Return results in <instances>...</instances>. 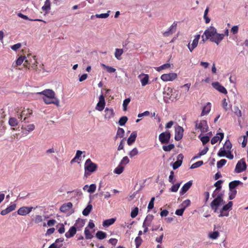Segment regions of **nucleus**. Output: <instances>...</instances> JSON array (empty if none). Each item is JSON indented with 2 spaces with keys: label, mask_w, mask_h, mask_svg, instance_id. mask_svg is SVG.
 <instances>
[{
  "label": "nucleus",
  "mask_w": 248,
  "mask_h": 248,
  "mask_svg": "<svg viewBox=\"0 0 248 248\" xmlns=\"http://www.w3.org/2000/svg\"><path fill=\"white\" fill-rule=\"evenodd\" d=\"M202 37L203 42L209 39L218 45L223 39L224 34V33H218L215 27L210 26L204 31Z\"/></svg>",
  "instance_id": "f257e3e1"
},
{
  "label": "nucleus",
  "mask_w": 248,
  "mask_h": 248,
  "mask_svg": "<svg viewBox=\"0 0 248 248\" xmlns=\"http://www.w3.org/2000/svg\"><path fill=\"white\" fill-rule=\"evenodd\" d=\"M37 93L44 95L42 99L46 104H54L57 107L60 106L59 100L55 96V93L52 90L46 89Z\"/></svg>",
  "instance_id": "f03ea898"
},
{
  "label": "nucleus",
  "mask_w": 248,
  "mask_h": 248,
  "mask_svg": "<svg viewBox=\"0 0 248 248\" xmlns=\"http://www.w3.org/2000/svg\"><path fill=\"white\" fill-rule=\"evenodd\" d=\"M97 168V165L93 163L90 158L87 159L84 164V177H88L91 173L95 171Z\"/></svg>",
  "instance_id": "7ed1b4c3"
},
{
  "label": "nucleus",
  "mask_w": 248,
  "mask_h": 248,
  "mask_svg": "<svg viewBox=\"0 0 248 248\" xmlns=\"http://www.w3.org/2000/svg\"><path fill=\"white\" fill-rule=\"evenodd\" d=\"M224 203V202L222 198V194L220 193L211 202L210 206L211 209L214 210V212L217 213L218 211V206Z\"/></svg>",
  "instance_id": "20e7f679"
},
{
  "label": "nucleus",
  "mask_w": 248,
  "mask_h": 248,
  "mask_svg": "<svg viewBox=\"0 0 248 248\" xmlns=\"http://www.w3.org/2000/svg\"><path fill=\"white\" fill-rule=\"evenodd\" d=\"M35 57V56L28 55L27 59L25 60L24 63V66L28 67L29 69L31 66L33 69L37 71V62Z\"/></svg>",
  "instance_id": "39448f33"
},
{
  "label": "nucleus",
  "mask_w": 248,
  "mask_h": 248,
  "mask_svg": "<svg viewBox=\"0 0 248 248\" xmlns=\"http://www.w3.org/2000/svg\"><path fill=\"white\" fill-rule=\"evenodd\" d=\"M195 129H200L202 133H205L208 130V126L207 122L205 120H202L200 122L196 121L195 122Z\"/></svg>",
  "instance_id": "423d86ee"
},
{
  "label": "nucleus",
  "mask_w": 248,
  "mask_h": 248,
  "mask_svg": "<svg viewBox=\"0 0 248 248\" xmlns=\"http://www.w3.org/2000/svg\"><path fill=\"white\" fill-rule=\"evenodd\" d=\"M232 202H229L227 204L224 205L220 210V214L218 215V217L229 216V211L232 209Z\"/></svg>",
  "instance_id": "0eeeda50"
},
{
  "label": "nucleus",
  "mask_w": 248,
  "mask_h": 248,
  "mask_svg": "<svg viewBox=\"0 0 248 248\" xmlns=\"http://www.w3.org/2000/svg\"><path fill=\"white\" fill-rule=\"evenodd\" d=\"M247 169V164L244 158L239 160L236 165L235 168V172L239 173Z\"/></svg>",
  "instance_id": "6e6552de"
},
{
  "label": "nucleus",
  "mask_w": 248,
  "mask_h": 248,
  "mask_svg": "<svg viewBox=\"0 0 248 248\" xmlns=\"http://www.w3.org/2000/svg\"><path fill=\"white\" fill-rule=\"evenodd\" d=\"M171 135L169 131L161 133L159 135V140L162 144L168 143L170 139Z\"/></svg>",
  "instance_id": "1a4fd4ad"
},
{
  "label": "nucleus",
  "mask_w": 248,
  "mask_h": 248,
  "mask_svg": "<svg viewBox=\"0 0 248 248\" xmlns=\"http://www.w3.org/2000/svg\"><path fill=\"white\" fill-rule=\"evenodd\" d=\"M105 105V96L103 93H102L99 97V101L95 107V109L99 111H102L104 109Z\"/></svg>",
  "instance_id": "9d476101"
},
{
  "label": "nucleus",
  "mask_w": 248,
  "mask_h": 248,
  "mask_svg": "<svg viewBox=\"0 0 248 248\" xmlns=\"http://www.w3.org/2000/svg\"><path fill=\"white\" fill-rule=\"evenodd\" d=\"M177 77V74L171 73L169 74H164L161 76V79L164 81H172Z\"/></svg>",
  "instance_id": "9b49d317"
},
{
  "label": "nucleus",
  "mask_w": 248,
  "mask_h": 248,
  "mask_svg": "<svg viewBox=\"0 0 248 248\" xmlns=\"http://www.w3.org/2000/svg\"><path fill=\"white\" fill-rule=\"evenodd\" d=\"M33 208L32 207L22 206L17 210V213L19 215L25 216L29 214Z\"/></svg>",
  "instance_id": "f8f14e48"
},
{
  "label": "nucleus",
  "mask_w": 248,
  "mask_h": 248,
  "mask_svg": "<svg viewBox=\"0 0 248 248\" xmlns=\"http://www.w3.org/2000/svg\"><path fill=\"white\" fill-rule=\"evenodd\" d=\"M200 36L201 35L200 34L196 35L194 36V39L193 40L192 44H190L189 43L188 44L187 47L190 52H192L197 47Z\"/></svg>",
  "instance_id": "ddd939ff"
},
{
  "label": "nucleus",
  "mask_w": 248,
  "mask_h": 248,
  "mask_svg": "<svg viewBox=\"0 0 248 248\" xmlns=\"http://www.w3.org/2000/svg\"><path fill=\"white\" fill-rule=\"evenodd\" d=\"M184 129L182 127L178 126L175 128L174 139L176 140L179 141L182 139L183 136Z\"/></svg>",
  "instance_id": "4468645a"
},
{
  "label": "nucleus",
  "mask_w": 248,
  "mask_h": 248,
  "mask_svg": "<svg viewBox=\"0 0 248 248\" xmlns=\"http://www.w3.org/2000/svg\"><path fill=\"white\" fill-rule=\"evenodd\" d=\"M212 86L218 92L224 94H227L226 89L222 86L218 82H215L212 83Z\"/></svg>",
  "instance_id": "2eb2a0df"
},
{
  "label": "nucleus",
  "mask_w": 248,
  "mask_h": 248,
  "mask_svg": "<svg viewBox=\"0 0 248 248\" xmlns=\"http://www.w3.org/2000/svg\"><path fill=\"white\" fill-rule=\"evenodd\" d=\"M104 112V118L106 120H109L114 116V112L112 108H106Z\"/></svg>",
  "instance_id": "dca6fc26"
},
{
  "label": "nucleus",
  "mask_w": 248,
  "mask_h": 248,
  "mask_svg": "<svg viewBox=\"0 0 248 248\" xmlns=\"http://www.w3.org/2000/svg\"><path fill=\"white\" fill-rule=\"evenodd\" d=\"M138 78L140 79L142 86H145L148 83L149 76L148 74L142 73L138 76Z\"/></svg>",
  "instance_id": "f3484780"
},
{
  "label": "nucleus",
  "mask_w": 248,
  "mask_h": 248,
  "mask_svg": "<svg viewBox=\"0 0 248 248\" xmlns=\"http://www.w3.org/2000/svg\"><path fill=\"white\" fill-rule=\"evenodd\" d=\"M184 156L182 154H179L177 157V161H175L172 165L174 170L178 168L182 164Z\"/></svg>",
  "instance_id": "a211bd4d"
},
{
  "label": "nucleus",
  "mask_w": 248,
  "mask_h": 248,
  "mask_svg": "<svg viewBox=\"0 0 248 248\" xmlns=\"http://www.w3.org/2000/svg\"><path fill=\"white\" fill-rule=\"evenodd\" d=\"M177 23L176 22H173V23L171 25L170 28L168 30V31H166L163 33V36L164 37H168L170 34H172L174 33L176 29Z\"/></svg>",
  "instance_id": "6ab92c4d"
},
{
  "label": "nucleus",
  "mask_w": 248,
  "mask_h": 248,
  "mask_svg": "<svg viewBox=\"0 0 248 248\" xmlns=\"http://www.w3.org/2000/svg\"><path fill=\"white\" fill-rule=\"evenodd\" d=\"M192 181L191 180L186 183L181 188L180 191V194L183 195L186 193L192 186Z\"/></svg>",
  "instance_id": "aec40b11"
},
{
  "label": "nucleus",
  "mask_w": 248,
  "mask_h": 248,
  "mask_svg": "<svg viewBox=\"0 0 248 248\" xmlns=\"http://www.w3.org/2000/svg\"><path fill=\"white\" fill-rule=\"evenodd\" d=\"M73 207V204L71 202L63 204L60 207V210L63 213L68 211Z\"/></svg>",
  "instance_id": "412c9836"
},
{
  "label": "nucleus",
  "mask_w": 248,
  "mask_h": 248,
  "mask_svg": "<svg viewBox=\"0 0 248 248\" xmlns=\"http://www.w3.org/2000/svg\"><path fill=\"white\" fill-rule=\"evenodd\" d=\"M16 208V204H13L8 207H7L5 209L2 210L0 212V214L2 216L6 215L8 214V213H10L11 212L14 211L15 210Z\"/></svg>",
  "instance_id": "4be33fe9"
},
{
  "label": "nucleus",
  "mask_w": 248,
  "mask_h": 248,
  "mask_svg": "<svg viewBox=\"0 0 248 248\" xmlns=\"http://www.w3.org/2000/svg\"><path fill=\"white\" fill-rule=\"evenodd\" d=\"M77 229L75 226L71 227L69 231L65 233V236L66 238H69L72 237L76 233Z\"/></svg>",
  "instance_id": "5701e85b"
},
{
  "label": "nucleus",
  "mask_w": 248,
  "mask_h": 248,
  "mask_svg": "<svg viewBox=\"0 0 248 248\" xmlns=\"http://www.w3.org/2000/svg\"><path fill=\"white\" fill-rule=\"evenodd\" d=\"M137 136V133L136 131H133L131 134L130 136L127 139V144L129 145H132L136 140V137Z\"/></svg>",
  "instance_id": "b1692460"
},
{
  "label": "nucleus",
  "mask_w": 248,
  "mask_h": 248,
  "mask_svg": "<svg viewBox=\"0 0 248 248\" xmlns=\"http://www.w3.org/2000/svg\"><path fill=\"white\" fill-rule=\"evenodd\" d=\"M154 216L153 215L149 214L148 215L145 219H144V221L143 222L142 226H144L146 225L150 226L151 224L152 221H153L154 219Z\"/></svg>",
  "instance_id": "393cba45"
},
{
  "label": "nucleus",
  "mask_w": 248,
  "mask_h": 248,
  "mask_svg": "<svg viewBox=\"0 0 248 248\" xmlns=\"http://www.w3.org/2000/svg\"><path fill=\"white\" fill-rule=\"evenodd\" d=\"M243 183L239 180H235L231 182L229 184V189H235L239 185H242Z\"/></svg>",
  "instance_id": "a878e982"
},
{
  "label": "nucleus",
  "mask_w": 248,
  "mask_h": 248,
  "mask_svg": "<svg viewBox=\"0 0 248 248\" xmlns=\"http://www.w3.org/2000/svg\"><path fill=\"white\" fill-rule=\"evenodd\" d=\"M211 109V104L208 102L207 105L204 106L202 109L201 113V116H204L207 114L210 111Z\"/></svg>",
  "instance_id": "bb28decb"
},
{
  "label": "nucleus",
  "mask_w": 248,
  "mask_h": 248,
  "mask_svg": "<svg viewBox=\"0 0 248 248\" xmlns=\"http://www.w3.org/2000/svg\"><path fill=\"white\" fill-rule=\"evenodd\" d=\"M93 208L92 205L88 204L87 207L83 210L82 214L85 216H87L91 212Z\"/></svg>",
  "instance_id": "cd10ccee"
},
{
  "label": "nucleus",
  "mask_w": 248,
  "mask_h": 248,
  "mask_svg": "<svg viewBox=\"0 0 248 248\" xmlns=\"http://www.w3.org/2000/svg\"><path fill=\"white\" fill-rule=\"evenodd\" d=\"M115 221V219L112 218L108 219H106L103 222V226L104 227H108L113 224Z\"/></svg>",
  "instance_id": "c85d7f7f"
},
{
  "label": "nucleus",
  "mask_w": 248,
  "mask_h": 248,
  "mask_svg": "<svg viewBox=\"0 0 248 248\" xmlns=\"http://www.w3.org/2000/svg\"><path fill=\"white\" fill-rule=\"evenodd\" d=\"M96 237L100 240L105 239L107 237V233L103 231H98L96 233Z\"/></svg>",
  "instance_id": "c756f323"
},
{
  "label": "nucleus",
  "mask_w": 248,
  "mask_h": 248,
  "mask_svg": "<svg viewBox=\"0 0 248 248\" xmlns=\"http://www.w3.org/2000/svg\"><path fill=\"white\" fill-rule=\"evenodd\" d=\"M124 170V166L119 164L118 166L115 169L114 172L117 174H121Z\"/></svg>",
  "instance_id": "7c9ffc66"
},
{
  "label": "nucleus",
  "mask_w": 248,
  "mask_h": 248,
  "mask_svg": "<svg viewBox=\"0 0 248 248\" xmlns=\"http://www.w3.org/2000/svg\"><path fill=\"white\" fill-rule=\"evenodd\" d=\"M8 123L9 125L11 126H16L18 124L17 120L14 117L10 118Z\"/></svg>",
  "instance_id": "2f4dec72"
},
{
  "label": "nucleus",
  "mask_w": 248,
  "mask_h": 248,
  "mask_svg": "<svg viewBox=\"0 0 248 248\" xmlns=\"http://www.w3.org/2000/svg\"><path fill=\"white\" fill-rule=\"evenodd\" d=\"M172 89L169 88L165 91L163 92V94H164V98H169L170 99H171V95H170V93H171Z\"/></svg>",
  "instance_id": "473e14b6"
},
{
  "label": "nucleus",
  "mask_w": 248,
  "mask_h": 248,
  "mask_svg": "<svg viewBox=\"0 0 248 248\" xmlns=\"http://www.w3.org/2000/svg\"><path fill=\"white\" fill-rule=\"evenodd\" d=\"M232 147V145L230 141L229 140H227L225 142L223 148H224V149H225L227 152H229L230 151V150L231 149Z\"/></svg>",
  "instance_id": "72a5a7b5"
},
{
  "label": "nucleus",
  "mask_w": 248,
  "mask_h": 248,
  "mask_svg": "<svg viewBox=\"0 0 248 248\" xmlns=\"http://www.w3.org/2000/svg\"><path fill=\"white\" fill-rule=\"evenodd\" d=\"M42 9L44 11H47L50 9V2L49 0H46L44 5L42 7Z\"/></svg>",
  "instance_id": "f704fd0d"
},
{
  "label": "nucleus",
  "mask_w": 248,
  "mask_h": 248,
  "mask_svg": "<svg viewBox=\"0 0 248 248\" xmlns=\"http://www.w3.org/2000/svg\"><path fill=\"white\" fill-rule=\"evenodd\" d=\"M123 53L122 49L116 48L115 52V57L118 60L121 59V56Z\"/></svg>",
  "instance_id": "c9c22d12"
},
{
  "label": "nucleus",
  "mask_w": 248,
  "mask_h": 248,
  "mask_svg": "<svg viewBox=\"0 0 248 248\" xmlns=\"http://www.w3.org/2000/svg\"><path fill=\"white\" fill-rule=\"evenodd\" d=\"M170 67V63H165L159 67L155 68L156 70L157 71H160L162 70L168 69Z\"/></svg>",
  "instance_id": "e433bc0d"
},
{
  "label": "nucleus",
  "mask_w": 248,
  "mask_h": 248,
  "mask_svg": "<svg viewBox=\"0 0 248 248\" xmlns=\"http://www.w3.org/2000/svg\"><path fill=\"white\" fill-rule=\"evenodd\" d=\"M101 66L107 69L108 72L109 73H114L116 71V69L113 67L106 65L104 64H101Z\"/></svg>",
  "instance_id": "4c0bfd02"
},
{
  "label": "nucleus",
  "mask_w": 248,
  "mask_h": 248,
  "mask_svg": "<svg viewBox=\"0 0 248 248\" xmlns=\"http://www.w3.org/2000/svg\"><path fill=\"white\" fill-rule=\"evenodd\" d=\"M84 233L85 235V238L87 239H91L93 237V235L92 234L91 232L87 228H86L85 229Z\"/></svg>",
  "instance_id": "58836bf2"
},
{
  "label": "nucleus",
  "mask_w": 248,
  "mask_h": 248,
  "mask_svg": "<svg viewBox=\"0 0 248 248\" xmlns=\"http://www.w3.org/2000/svg\"><path fill=\"white\" fill-rule=\"evenodd\" d=\"M174 148L173 144H170L168 145H164L162 147L163 150L166 152H169Z\"/></svg>",
  "instance_id": "ea45409f"
},
{
  "label": "nucleus",
  "mask_w": 248,
  "mask_h": 248,
  "mask_svg": "<svg viewBox=\"0 0 248 248\" xmlns=\"http://www.w3.org/2000/svg\"><path fill=\"white\" fill-rule=\"evenodd\" d=\"M203 164V162L202 161H198L194 163H193L190 167V169H193L197 168H198L202 165Z\"/></svg>",
  "instance_id": "a19ab883"
},
{
  "label": "nucleus",
  "mask_w": 248,
  "mask_h": 248,
  "mask_svg": "<svg viewBox=\"0 0 248 248\" xmlns=\"http://www.w3.org/2000/svg\"><path fill=\"white\" fill-rule=\"evenodd\" d=\"M84 224V223L82 219H78L76 223L75 224L74 226L77 227V228H79V229L82 228Z\"/></svg>",
  "instance_id": "79ce46f5"
},
{
  "label": "nucleus",
  "mask_w": 248,
  "mask_h": 248,
  "mask_svg": "<svg viewBox=\"0 0 248 248\" xmlns=\"http://www.w3.org/2000/svg\"><path fill=\"white\" fill-rule=\"evenodd\" d=\"M43 220V217L41 215H36L34 218V223L36 224H38Z\"/></svg>",
  "instance_id": "37998d69"
},
{
  "label": "nucleus",
  "mask_w": 248,
  "mask_h": 248,
  "mask_svg": "<svg viewBox=\"0 0 248 248\" xmlns=\"http://www.w3.org/2000/svg\"><path fill=\"white\" fill-rule=\"evenodd\" d=\"M35 126L34 124H30L27 126L25 128V130L28 132L26 134H27L28 133L32 131L35 129Z\"/></svg>",
  "instance_id": "c03bdc74"
},
{
  "label": "nucleus",
  "mask_w": 248,
  "mask_h": 248,
  "mask_svg": "<svg viewBox=\"0 0 248 248\" xmlns=\"http://www.w3.org/2000/svg\"><path fill=\"white\" fill-rule=\"evenodd\" d=\"M129 162V159L127 156H125L123 158L119 164L124 167Z\"/></svg>",
  "instance_id": "a18cd8bd"
},
{
  "label": "nucleus",
  "mask_w": 248,
  "mask_h": 248,
  "mask_svg": "<svg viewBox=\"0 0 248 248\" xmlns=\"http://www.w3.org/2000/svg\"><path fill=\"white\" fill-rule=\"evenodd\" d=\"M127 120L128 118L126 116H123L121 117L119 121V125L121 126L124 125L127 121Z\"/></svg>",
  "instance_id": "49530a36"
},
{
  "label": "nucleus",
  "mask_w": 248,
  "mask_h": 248,
  "mask_svg": "<svg viewBox=\"0 0 248 248\" xmlns=\"http://www.w3.org/2000/svg\"><path fill=\"white\" fill-rule=\"evenodd\" d=\"M181 183H177L175 185H173L171 188H170V190L171 192H176L178 191Z\"/></svg>",
  "instance_id": "de8ad7c7"
},
{
  "label": "nucleus",
  "mask_w": 248,
  "mask_h": 248,
  "mask_svg": "<svg viewBox=\"0 0 248 248\" xmlns=\"http://www.w3.org/2000/svg\"><path fill=\"white\" fill-rule=\"evenodd\" d=\"M191 202L189 200L187 199L184 201L180 205V206L185 209L186 207L189 206Z\"/></svg>",
  "instance_id": "09e8293b"
},
{
  "label": "nucleus",
  "mask_w": 248,
  "mask_h": 248,
  "mask_svg": "<svg viewBox=\"0 0 248 248\" xmlns=\"http://www.w3.org/2000/svg\"><path fill=\"white\" fill-rule=\"evenodd\" d=\"M96 188L95 184H93L89 186V188L87 189V192L90 193H93L95 192Z\"/></svg>",
  "instance_id": "8fccbe9b"
},
{
  "label": "nucleus",
  "mask_w": 248,
  "mask_h": 248,
  "mask_svg": "<svg viewBox=\"0 0 248 248\" xmlns=\"http://www.w3.org/2000/svg\"><path fill=\"white\" fill-rule=\"evenodd\" d=\"M109 12H110V11H108L107 13L101 14H96L95 16L97 18H106L109 16Z\"/></svg>",
  "instance_id": "3c124183"
},
{
  "label": "nucleus",
  "mask_w": 248,
  "mask_h": 248,
  "mask_svg": "<svg viewBox=\"0 0 248 248\" xmlns=\"http://www.w3.org/2000/svg\"><path fill=\"white\" fill-rule=\"evenodd\" d=\"M219 232L217 231H216L210 233L209 237L212 239H216L219 236Z\"/></svg>",
  "instance_id": "603ef678"
},
{
  "label": "nucleus",
  "mask_w": 248,
  "mask_h": 248,
  "mask_svg": "<svg viewBox=\"0 0 248 248\" xmlns=\"http://www.w3.org/2000/svg\"><path fill=\"white\" fill-rule=\"evenodd\" d=\"M227 162V160L225 159H222L219 161L217 162V168H221L224 165H225V164Z\"/></svg>",
  "instance_id": "864d4df0"
},
{
  "label": "nucleus",
  "mask_w": 248,
  "mask_h": 248,
  "mask_svg": "<svg viewBox=\"0 0 248 248\" xmlns=\"http://www.w3.org/2000/svg\"><path fill=\"white\" fill-rule=\"evenodd\" d=\"M227 151L225 149H224V148L222 147L219 149L217 153V155L220 157L225 156L227 154Z\"/></svg>",
  "instance_id": "5fc2aeb1"
},
{
  "label": "nucleus",
  "mask_w": 248,
  "mask_h": 248,
  "mask_svg": "<svg viewBox=\"0 0 248 248\" xmlns=\"http://www.w3.org/2000/svg\"><path fill=\"white\" fill-rule=\"evenodd\" d=\"M130 102V98H127L124 100L123 104V110L124 111H125L127 109V107L128 104Z\"/></svg>",
  "instance_id": "6e6d98bb"
},
{
  "label": "nucleus",
  "mask_w": 248,
  "mask_h": 248,
  "mask_svg": "<svg viewBox=\"0 0 248 248\" xmlns=\"http://www.w3.org/2000/svg\"><path fill=\"white\" fill-rule=\"evenodd\" d=\"M138 150L137 148H134L132 150H131L129 153V155L130 157H133V156L137 155L138 154Z\"/></svg>",
  "instance_id": "4d7b16f0"
},
{
  "label": "nucleus",
  "mask_w": 248,
  "mask_h": 248,
  "mask_svg": "<svg viewBox=\"0 0 248 248\" xmlns=\"http://www.w3.org/2000/svg\"><path fill=\"white\" fill-rule=\"evenodd\" d=\"M139 208L138 207L134 208L131 212V217L132 218H135L138 214Z\"/></svg>",
  "instance_id": "13d9d810"
},
{
  "label": "nucleus",
  "mask_w": 248,
  "mask_h": 248,
  "mask_svg": "<svg viewBox=\"0 0 248 248\" xmlns=\"http://www.w3.org/2000/svg\"><path fill=\"white\" fill-rule=\"evenodd\" d=\"M124 130L123 128L119 127L117 132L116 136H119L120 138L124 137Z\"/></svg>",
  "instance_id": "bf43d9fd"
},
{
  "label": "nucleus",
  "mask_w": 248,
  "mask_h": 248,
  "mask_svg": "<svg viewBox=\"0 0 248 248\" xmlns=\"http://www.w3.org/2000/svg\"><path fill=\"white\" fill-rule=\"evenodd\" d=\"M26 57L25 56H20L19 57L17 60L16 61V62L17 65H21L24 61L25 60Z\"/></svg>",
  "instance_id": "052dcab7"
},
{
  "label": "nucleus",
  "mask_w": 248,
  "mask_h": 248,
  "mask_svg": "<svg viewBox=\"0 0 248 248\" xmlns=\"http://www.w3.org/2000/svg\"><path fill=\"white\" fill-rule=\"evenodd\" d=\"M155 200V197H152L149 203V204L148 205V209L149 210H151L154 208V202Z\"/></svg>",
  "instance_id": "680f3d73"
},
{
  "label": "nucleus",
  "mask_w": 248,
  "mask_h": 248,
  "mask_svg": "<svg viewBox=\"0 0 248 248\" xmlns=\"http://www.w3.org/2000/svg\"><path fill=\"white\" fill-rule=\"evenodd\" d=\"M234 112L236 116H237L238 117H240L242 116L241 111L240 110L238 107H235L234 108Z\"/></svg>",
  "instance_id": "e2e57ef3"
},
{
  "label": "nucleus",
  "mask_w": 248,
  "mask_h": 248,
  "mask_svg": "<svg viewBox=\"0 0 248 248\" xmlns=\"http://www.w3.org/2000/svg\"><path fill=\"white\" fill-rule=\"evenodd\" d=\"M201 140L202 141L203 145H205L209 141V137L208 136H202L201 138Z\"/></svg>",
  "instance_id": "0e129e2a"
},
{
  "label": "nucleus",
  "mask_w": 248,
  "mask_h": 248,
  "mask_svg": "<svg viewBox=\"0 0 248 248\" xmlns=\"http://www.w3.org/2000/svg\"><path fill=\"white\" fill-rule=\"evenodd\" d=\"M222 183L223 181L222 180H218L215 183L214 186L216 187V190H219L221 188V184Z\"/></svg>",
  "instance_id": "69168bd1"
},
{
  "label": "nucleus",
  "mask_w": 248,
  "mask_h": 248,
  "mask_svg": "<svg viewBox=\"0 0 248 248\" xmlns=\"http://www.w3.org/2000/svg\"><path fill=\"white\" fill-rule=\"evenodd\" d=\"M21 46V44L20 43H17L13 46H11V48L12 50L14 51H16L17 49L20 48Z\"/></svg>",
  "instance_id": "338daca9"
},
{
  "label": "nucleus",
  "mask_w": 248,
  "mask_h": 248,
  "mask_svg": "<svg viewBox=\"0 0 248 248\" xmlns=\"http://www.w3.org/2000/svg\"><path fill=\"white\" fill-rule=\"evenodd\" d=\"M141 241H142V240L140 236H138L136 238L135 241L136 247L137 248L139 247L140 245Z\"/></svg>",
  "instance_id": "774afa93"
}]
</instances>
